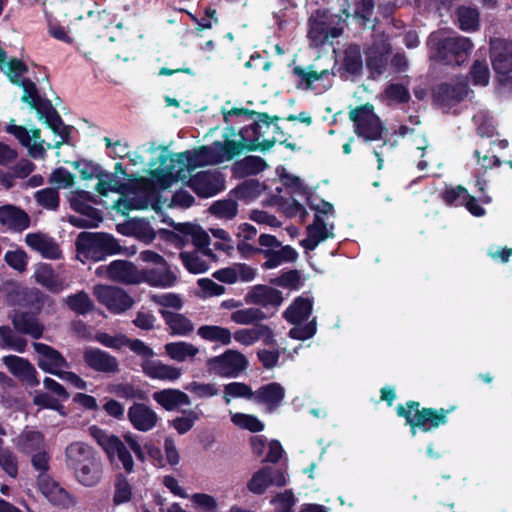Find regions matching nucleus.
Instances as JSON below:
<instances>
[{"instance_id":"obj_1","label":"nucleus","mask_w":512,"mask_h":512,"mask_svg":"<svg viewBox=\"0 0 512 512\" xmlns=\"http://www.w3.org/2000/svg\"><path fill=\"white\" fill-rule=\"evenodd\" d=\"M233 148V145H227L224 141L181 153H171L163 146L143 145L135 150L130 163L145 164L148 158L147 171L150 178L138 182L130 175V194L141 186L145 196H150L155 189H166L178 181L187 180L191 171L198 167L230 161L233 159Z\"/></svg>"},{"instance_id":"obj_2","label":"nucleus","mask_w":512,"mask_h":512,"mask_svg":"<svg viewBox=\"0 0 512 512\" xmlns=\"http://www.w3.org/2000/svg\"><path fill=\"white\" fill-rule=\"evenodd\" d=\"M75 247L78 257L92 262L103 261L126 250L112 234L106 232L82 231L76 237Z\"/></svg>"},{"instance_id":"obj_3","label":"nucleus","mask_w":512,"mask_h":512,"mask_svg":"<svg viewBox=\"0 0 512 512\" xmlns=\"http://www.w3.org/2000/svg\"><path fill=\"white\" fill-rule=\"evenodd\" d=\"M428 45L432 50L431 57L447 64H460L472 49L469 38L449 31L433 32Z\"/></svg>"},{"instance_id":"obj_4","label":"nucleus","mask_w":512,"mask_h":512,"mask_svg":"<svg viewBox=\"0 0 512 512\" xmlns=\"http://www.w3.org/2000/svg\"><path fill=\"white\" fill-rule=\"evenodd\" d=\"M342 15L329 10L318 9L308 19V39L313 47H320L338 38L343 31L342 23L346 20Z\"/></svg>"},{"instance_id":"obj_5","label":"nucleus","mask_w":512,"mask_h":512,"mask_svg":"<svg viewBox=\"0 0 512 512\" xmlns=\"http://www.w3.org/2000/svg\"><path fill=\"white\" fill-rule=\"evenodd\" d=\"M222 113L225 122H231L233 117H247L253 120L256 138H248L247 141L250 145L255 142L260 145L261 150L269 149L276 142L275 134L278 131V126L273 124L267 114H256L249 112L243 108H222Z\"/></svg>"},{"instance_id":"obj_6","label":"nucleus","mask_w":512,"mask_h":512,"mask_svg":"<svg viewBox=\"0 0 512 512\" xmlns=\"http://www.w3.org/2000/svg\"><path fill=\"white\" fill-rule=\"evenodd\" d=\"M419 407V403L413 401L407 403L406 407L402 405L397 407V414L406 419L407 424L411 426L413 436L416 435V428L428 432L446 423L447 410L431 408L420 410Z\"/></svg>"},{"instance_id":"obj_7","label":"nucleus","mask_w":512,"mask_h":512,"mask_svg":"<svg viewBox=\"0 0 512 512\" xmlns=\"http://www.w3.org/2000/svg\"><path fill=\"white\" fill-rule=\"evenodd\" d=\"M355 133L365 141L379 140L385 131L379 117L370 104L362 105L350 111Z\"/></svg>"},{"instance_id":"obj_8","label":"nucleus","mask_w":512,"mask_h":512,"mask_svg":"<svg viewBox=\"0 0 512 512\" xmlns=\"http://www.w3.org/2000/svg\"><path fill=\"white\" fill-rule=\"evenodd\" d=\"M157 269H138L130 263V284L131 283H147L156 288H170L178 282L177 275L167 267V265H159Z\"/></svg>"},{"instance_id":"obj_9","label":"nucleus","mask_w":512,"mask_h":512,"mask_svg":"<svg viewBox=\"0 0 512 512\" xmlns=\"http://www.w3.org/2000/svg\"><path fill=\"white\" fill-rule=\"evenodd\" d=\"M89 431L93 439L105 451L110 462L115 463L117 458L125 471L128 472V448L121 439L97 426H91Z\"/></svg>"},{"instance_id":"obj_10","label":"nucleus","mask_w":512,"mask_h":512,"mask_svg":"<svg viewBox=\"0 0 512 512\" xmlns=\"http://www.w3.org/2000/svg\"><path fill=\"white\" fill-rule=\"evenodd\" d=\"M211 371L222 377H237L247 368V358L237 350H227L207 362Z\"/></svg>"},{"instance_id":"obj_11","label":"nucleus","mask_w":512,"mask_h":512,"mask_svg":"<svg viewBox=\"0 0 512 512\" xmlns=\"http://www.w3.org/2000/svg\"><path fill=\"white\" fill-rule=\"evenodd\" d=\"M492 66L501 83L512 82V42L502 39L491 41Z\"/></svg>"},{"instance_id":"obj_12","label":"nucleus","mask_w":512,"mask_h":512,"mask_svg":"<svg viewBox=\"0 0 512 512\" xmlns=\"http://www.w3.org/2000/svg\"><path fill=\"white\" fill-rule=\"evenodd\" d=\"M287 483L288 474L285 469L264 466L252 474L247 482V489L255 495H262L272 485L283 487Z\"/></svg>"},{"instance_id":"obj_13","label":"nucleus","mask_w":512,"mask_h":512,"mask_svg":"<svg viewBox=\"0 0 512 512\" xmlns=\"http://www.w3.org/2000/svg\"><path fill=\"white\" fill-rule=\"evenodd\" d=\"M32 345L37 354V366L43 372L57 376L63 369L70 368V363L54 347L41 342H34Z\"/></svg>"},{"instance_id":"obj_14","label":"nucleus","mask_w":512,"mask_h":512,"mask_svg":"<svg viewBox=\"0 0 512 512\" xmlns=\"http://www.w3.org/2000/svg\"><path fill=\"white\" fill-rule=\"evenodd\" d=\"M187 179L189 187L203 198L213 197L225 188L224 178L217 170L201 171Z\"/></svg>"},{"instance_id":"obj_15","label":"nucleus","mask_w":512,"mask_h":512,"mask_svg":"<svg viewBox=\"0 0 512 512\" xmlns=\"http://www.w3.org/2000/svg\"><path fill=\"white\" fill-rule=\"evenodd\" d=\"M96 178L98 183L95 189L100 195L107 196L108 192L120 193V198L115 202L113 208L128 217V182L121 183L116 176L103 170Z\"/></svg>"},{"instance_id":"obj_16","label":"nucleus","mask_w":512,"mask_h":512,"mask_svg":"<svg viewBox=\"0 0 512 512\" xmlns=\"http://www.w3.org/2000/svg\"><path fill=\"white\" fill-rule=\"evenodd\" d=\"M37 485L40 492L53 506L67 509L75 504L73 496L49 474L38 475Z\"/></svg>"},{"instance_id":"obj_17","label":"nucleus","mask_w":512,"mask_h":512,"mask_svg":"<svg viewBox=\"0 0 512 512\" xmlns=\"http://www.w3.org/2000/svg\"><path fill=\"white\" fill-rule=\"evenodd\" d=\"M94 295L99 303L105 305L113 313H121L128 309V293L122 288L96 285Z\"/></svg>"},{"instance_id":"obj_18","label":"nucleus","mask_w":512,"mask_h":512,"mask_svg":"<svg viewBox=\"0 0 512 512\" xmlns=\"http://www.w3.org/2000/svg\"><path fill=\"white\" fill-rule=\"evenodd\" d=\"M25 243L33 251L41 254L43 258L58 260L62 258V251L56 240L42 232L28 233L25 236Z\"/></svg>"},{"instance_id":"obj_19","label":"nucleus","mask_w":512,"mask_h":512,"mask_svg":"<svg viewBox=\"0 0 512 512\" xmlns=\"http://www.w3.org/2000/svg\"><path fill=\"white\" fill-rule=\"evenodd\" d=\"M83 361L96 372L110 374L118 371L117 359L99 348H86L83 352Z\"/></svg>"},{"instance_id":"obj_20","label":"nucleus","mask_w":512,"mask_h":512,"mask_svg":"<svg viewBox=\"0 0 512 512\" xmlns=\"http://www.w3.org/2000/svg\"><path fill=\"white\" fill-rule=\"evenodd\" d=\"M39 314L34 311L16 310L11 317L14 329L18 333L40 339L43 336L44 325L38 319Z\"/></svg>"},{"instance_id":"obj_21","label":"nucleus","mask_w":512,"mask_h":512,"mask_svg":"<svg viewBox=\"0 0 512 512\" xmlns=\"http://www.w3.org/2000/svg\"><path fill=\"white\" fill-rule=\"evenodd\" d=\"M334 225L315 214L314 221L307 227V237L300 244L306 250H314L321 242L333 237Z\"/></svg>"},{"instance_id":"obj_22","label":"nucleus","mask_w":512,"mask_h":512,"mask_svg":"<svg viewBox=\"0 0 512 512\" xmlns=\"http://www.w3.org/2000/svg\"><path fill=\"white\" fill-rule=\"evenodd\" d=\"M176 231L179 233L173 236V241L176 245L183 246L188 242H192L197 248L196 250H209V235L199 226L181 223L176 227Z\"/></svg>"},{"instance_id":"obj_23","label":"nucleus","mask_w":512,"mask_h":512,"mask_svg":"<svg viewBox=\"0 0 512 512\" xmlns=\"http://www.w3.org/2000/svg\"><path fill=\"white\" fill-rule=\"evenodd\" d=\"M141 367L144 374L154 380L175 382L182 376L181 368L163 363L160 360H144Z\"/></svg>"},{"instance_id":"obj_24","label":"nucleus","mask_w":512,"mask_h":512,"mask_svg":"<svg viewBox=\"0 0 512 512\" xmlns=\"http://www.w3.org/2000/svg\"><path fill=\"white\" fill-rule=\"evenodd\" d=\"M3 363L15 377L26 381L31 386L39 385L37 371L27 359L16 355H8L3 357Z\"/></svg>"},{"instance_id":"obj_25","label":"nucleus","mask_w":512,"mask_h":512,"mask_svg":"<svg viewBox=\"0 0 512 512\" xmlns=\"http://www.w3.org/2000/svg\"><path fill=\"white\" fill-rule=\"evenodd\" d=\"M246 301L251 304L277 309L283 302L282 293L270 286H254L246 295Z\"/></svg>"},{"instance_id":"obj_26","label":"nucleus","mask_w":512,"mask_h":512,"mask_svg":"<svg viewBox=\"0 0 512 512\" xmlns=\"http://www.w3.org/2000/svg\"><path fill=\"white\" fill-rule=\"evenodd\" d=\"M232 339L244 346H251L262 340L270 345L274 342V333L267 325H257L252 328H242L232 334Z\"/></svg>"},{"instance_id":"obj_27","label":"nucleus","mask_w":512,"mask_h":512,"mask_svg":"<svg viewBox=\"0 0 512 512\" xmlns=\"http://www.w3.org/2000/svg\"><path fill=\"white\" fill-rule=\"evenodd\" d=\"M228 132H225V142L227 145H233V158L237 155H240L245 150H256L260 149V145H258L256 142L252 145L247 141L248 138H256V132L254 129L253 122L240 130L239 133H234L233 129H228Z\"/></svg>"},{"instance_id":"obj_28","label":"nucleus","mask_w":512,"mask_h":512,"mask_svg":"<svg viewBox=\"0 0 512 512\" xmlns=\"http://www.w3.org/2000/svg\"><path fill=\"white\" fill-rule=\"evenodd\" d=\"M43 109L46 110V112L39 116V118H44L46 125L53 133L61 137V141L57 142L55 147H60L63 143H68L71 138L72 126L64 124L53 104L45 103Z\"/></svg>"},{"instance_id":"obj_29","label":"nucleus","mask_w":512,"mask_h":512,"mask_svg":"<svg viewBox=\"0 0 512 512\" xmlns=\"http://www.w3.org/2000/svg\"><path fill=\"white\" fill-rule=\"evenodd\" d=\"M0 223L14 231H23L30 226L31 221L23 209L7 204L0 206Z\"/></svg>"},{"instance_id":"obj_30","label":"nucleus","mask_w":512,"mask_h":512,"mask_svg":"<svg viewBox=\"0 0 512 512\" xmlns=\"http://www.w3.org/2000/svg\"><path fill=\"white\" fill-rule=\"evenodd\" d=\"M284 396V388L279 383L272 382L256 390L253 395V401L265 405L268 411H273L280 405Z\"/></svg>"},{"instance_id":"obj_31","label":"nucleus","mask_w":512,"mask_h":512,"mask_svg":"<svg viewBox=\"0 0 512 512\" xmlns=\"http://www.w3.org/2000/svg\"><path fill=\"white\" fill-rule=\"evenodd\" d=\"M168 330L173 336L186 337L195 329L193 322L184 314L175 313L166 309L159 310Z\"/></svg>"},{"instance_id":"obj_32","label":"nucleus","mask_w":512,"mask_h":512,"mask_svg":"<svg viewBox=\"0 0 512 512\" xmlns=\"http://www.w3.org/2000/svg\"><path fill=\"white\" fill-rule=\"evenodd\" d=\"M153 399L167 411H173L180 406L191 404L190 397L185 392L173 388L154 392Z\"/></svg>"},{"instance_id":"obj_33","label":"nucleus","mask_w":512,"mask_h":512,"mask_svg":"<svg viewBox=\"0 0 512 512\" xmlns=\"http://www.w3.org/2000/svg\"><path fill=\"white\" fill-rule=\"evenodd\" d=\"M260 252L264 255L266 261L263 263V267L266 269H274L283 263L294 262L297 257V251L289 246H280L278 249H261Z\"/></svg>"},{"instance_id":"obj_34","label":"nucleus","mask_w":512,"mask_h":512,"mask_svg":"<svg viewBox=\"0 0 512 512\" xmlns=\"http://www.w3.org/2000/svg\"><path fill=\"white\" fill-rule=\"evenodd\" d=\"M158 416L151 408L144 404H135L130 407V422L140 431L151 430L157 423Z\"/></svg>"},{"instance_id":"obj_35","label":"nucleus","mask_w":512,"mask_h":512,"mask_svg":"<svg viewBox=\"0 0 512 512\" xmlns=\"http://www.w3.org/2000/svg\"><path fill=\"white\" fill-rule=\"evenodd\" d=\"M16 85L23 89L22 102L35 109L38 116L46 112V110L43 109L45 103L52 104L51 100L42 98L39 95L36 84L29 78H23L22 81Z\"/></svg>"},{"instance_id":"obj_36","label":"nucleus","mask_w":512,"mask_h":512,"mask_svg":"<svg viewBox=\"0 0 512 512\" xmlns=\"http://www.w3.org/2000/svg\"><path fill=\"white\" fill-rule=\"evenodd\" d=\"M211 250H194L180 253V259L183 266L192 274H201L209 269V264L205 257L212 256Z\"/></svg>"},{"instance_id":"obj_37","label":"nucleus","mask_w":512,"mask_h":512,"mask_svg":"<svg viewBox=\"0 0 512 512\" xmlns=\"http://www.w3.org/2000/svg\"><path fill=\"white\" fill-rule=\"evenodd\" d=\"M67 465L75 470L96 457L94 450L83 442H74L66 448Z\"/></svg>"},{"instance_id":"obj_38","label":"nucleus","mask_w":512,"mask_h":512,"mask_svg":"<svg viewBox=\"0 0 512 512\" xmlns=\"http://www.w3.org/2000/svg\"><path fill=\"white\" fill-rule=\"evenodd\" d=\"M468 95V86L464 82L456 85H441L436 92L437 101L444 107H450Z\"/></svg>"},{"instance_id":"obj_39","label":"nucleus","mask_w":512,"mask_h":512,"mask_svg":"<svg viewBox=\"0 0 512 512\" xmlns=\"http://www.w3.org/2000/svg\"><path fill=\"white\" fill-rule=\"evenodd\" d=\"M74 471L76 478L81 484L92 487L101 479L102 464L98 457H94L89 462L76 468Z\"/></svg>"},{"instance_id":"obj_40","label":"nucleus","mask_w":512,"mask_h":512,"mask_svg":"<svg viewBox=\"0 0 512 512\" xmlns=\"http://www.w3.org/2000/svg\"><path fill=\"white\" fill-rule=\"evenodd\" d=\"M197 335L204 341L222 346L230 345L232 342V332L219 325H202L197 329Z\"/></svg>"},{"instance_id":"obj_41","label":"nucleus","mask_w":512,"mask_h":512,"mask_svg":"<svg viewBox=\"0 0 512 512\" xmlns=\"http://www.w3.org/2000/svg\"><path fill=\"white\" fill-rule=\"evenodd\" d=\"M165 353L167 356L177 362L193 360L199 353V348L186 341H176L165 344Z\"/></svg>"},{"instance_id":"obj_42","label":"nucleus","mask_w":512,"mask_h":512,"mask_svg":"<svg viewBox=\"0 0 512 512\" xmlns=\"http://www.w3.org/2000/svg\"><path fill=\"white\" fill-rule=\"evenodd\" d=\"M312 312V301L308 298L298 297L284 312V318L292 324L305 321Z\"/></svg>"},{"instance_id":"obj_43","label":"nucleus","mask_w":512,"mask_h":512,"mask_svg":"<svg viewBox=\"0 0 512 512\" xmlns=\"http://www.w3.org/2000/svg\"><path fill=\"white\" fill-rule=\"evenodd\" d=\"M35 279L38 284L54 294L60 293L64 288L63 282L48 264H44L36 270Z\"/></svg>"},{"instance_id":"obj_44","label":"nucleus","mask_w":512,"mask_h":512,"mask_svg":"<svg viewBox=\"0 0 512 512\" xmlns=\"http://www.w3.org/2000/svg\"><path fill=\"white\" fill-rule=\"evenodd\" d=\"M18 447L24 454L31 455L45 449V437L40 431H24L19 436Z\"/></svg>"},{"instance_id":"obj_45","label":"nucleus","mask_w":512,"mask_h":512,"mask_svg":"<svg viewBox=\"0 0 512 512\" xmlns=\"http://www.w3.org/2000/svg\"><path fill=\"white\" fill-rule=\"evenodd\" d=\"M49 297L37 288L26 289L22 292L20 304L29 311L40 313Z\"/></svg>"},{"instance_id":"obj_46","label":"nucleus","mask_w":512,"mask_h":512,"mask_svg":"<svg viewBox=\"0 0 512 512\" xmlns=\"http://www.w3.org/2000/svg\"><path fill=\"white\" fill-rule=\"evenodd\" d=\"M65 303L68 308L78 315H85L91 312L94 304L85 291H79L66 297Z\"/></svg>"},{"instance_id":"obj_47","label":"nucleus","mask_w":512,"mask_h":512,"mask_svg":"<svg viewBox=\"0 0 512 512\" xmlns=\"http://www.w3.org/2000/svg\"><path fill=\"white\" fill-rule=\"evenodd\" d=\"M230 318L238 325H251L265 320L267 315L259 308L250 307L233 311Z\"/></svg>"},{"instance_id":"obj_48","label":"nucleus","mask_w":512,"mask_h":512,"mask_svg":"<svg viewBox=\"0 0 512 512\" xmlns=\"http://www.w3.org/2000/svg\"><path fill=\"white\" fill-rule=\"evenodd\" d=\"M459 27L463 31H475L479 27V13L476 8L461 6L457 10Z\"/></svg>"},{"instance_id":"obj_49","label":"nucleus","mask_w":512,"mask_h":512,"mask_svg":"<svg viewBox=\"0 0 512 512\" xmlns=\"http://www.w3.org/2000/svg\"><path fill=\"white\" fill-rule=\"evenodd\" d=\"M185 389L189 391L197 399H206L218 396L220 393V387L217 383H205L199 381H192L185 386Z\"/></svg>"},{"instance_id":"obj_50","label":"nucleus","mask_w":512,"mask_h":512,"mask_svg":"<svg viewBox=\"0 0 512 512\" xmlns=\"http://www.w3.org/2000/svg\"><path fill=\"white\" fill-rule=\"evenodd\" d=\"M209 211L219 219L231 220L238 213V205L232 199L219 200L210 206Z\"/></svg>"},{"instance_id":"obj_51","label":"nucleus","mask_w":512,"mask_h":512,"mask_svg":"<svg viewBox=\"0 0 512 512\" xmlns=\"http://www.w3.org/2000/svg\"><path fill=\"white\" fill-rule=\"evenodd\" d=\"M37 204L44 209L56 211L60 205V195L57 188H44L34 195Z\"/></svg>"},{"instance_id":"obj_52","label":"nucleus","mask_w":512,"mask_h":512,"mask_svg":"<svg viewBox=\"0 0 512 512\" xmlns=\"http://www.w3.org/2000/svg\"><path fill=\"white\" fill-rule=\"evenodd\" d=\"M254 391L245 383L231 382L224 386V401L229 404L233 398L253 400Z\"/></svg>"},{"instance_id":"obj_53","label":"nucleus","mask_w":512,"mask_h":512,"mask_svg":"<svg viewBox=\"0 0 512 512\" xmlns=\"http://www.w3.org/2000/svg\"><path fill=\"white\" fill-rule=\"evenodd\" d=\"M130 236H134L145 243H149L154 239L155 232L147 221L138 218H130Z\"/></svg>"},{"instance_id":"obj_54","label":"nucleus","mask_w":512,"mask_h":512,"mask_svg":"<svg viewBox=\"0 0 512 512\" xmlns=\"http://www.w3.org/2000/svg\"><path fill=\"white\" fill-rule=\"evenodd\" d=\"M130 451H132L141 461H144L147 457L152 458L161 467L165 465L161 458V452L151 444H145L141 446L130 438Z\"/></svg>"},{"instance_id":"obj_55","label":"nucleus","mask_w":512,"mask_h":512,"mask_svg":"<svg viewBox=\"0 0 512 512\" xmlns=\"http://www.w3.org/2000/svg\"><path fill=\"white\" fill-rule=\"evenodd\" d=\"M70 207L77 213L83 214L86 208L90 207L89 203H97L95 197L88 191L76 190L71 192L69 197Z\"/></svg>"},{"instance_id":"obj_56","label":"nucleus","mask_w":512,"mask_h":512,"mask_svg":"<svg viewBox=\"0 0 512 512\" xmlns=\"http://www.w3.org/2000/svg\"><path fill=\"white\" fill-rule=\"evenodd\" d=\"M231 421L239 428L251 432H260L264 429V424L256 416L250 414L231 413Z\"/></svg>"},{"instance_id":"obj_57","label":"nucleus","mask_w":512,"mask_h":512,"mask_svg":"<svg viewBox=\"0 0 512 512\" xmlns=\"http://www.w3.org/2000/svg\"><path fill=\"white\" fill-rule=\"evenodd\" d=\"M275 512H291L296 504V498L292 490L276 494L270 501Z\"/></svg>"},{"instance_id":"obj_58","label":"nucleus","mask_w":512,"mask_h":512,"mask_svg":"<svg viewBox=\"0 0 512 512\" xmlns=\"http://www.w3.org/2000/svg\"><path fill=\"white\" fill-rule=\"evenodd\" d=\"M473 120L477 126V132L482 137H492L495 134V126L488 112L480 111Z\"/></svg>"},{"instance_id":"obj_59","label":"nucleus","mask_w":512,"mask_h":512,"mask_svg":"<svg viewBox=\"0 0 512 512\" xmlns=\"http://www.w3.org/2000/svg\"><path fill=\"white\" fill-rule=\"evenodd\" d=\"M5 262L14 270L24 272L27 269L28 256L22 249L9 250L4 255Z\"/></svg>"},{"instance_id":"obj_60","label":"nucleus","mask_w":512,"mask_h":512,"mask_svg":"<svg viewBox=\"0 0 512 512\" xmlns=\"http://www.w3.org/2000/svg\"><path fill=\"white\" fill-rule=\"evenodd\" d=\"M106 269L111 280L128 284V260H114Z\"/></svg>"},{"instance_id":"obj_61","label":"nucleus","mask_w":512,"mask_h":512,"mask_svg":"<svg viewBox=\"0 0 512 512\" xmlns=\"http://www.w3.org/2000/svg\"><path fill=\"white\" fill-rule=\"evenodd\" d=\"M151 300L163 308L180 310L183 307L182 297L176 293L154 294L151 296Z\"/></svg>"},{"instance_id":"obj_62","label":"nucleus","mask_w":512,"mask_h":512,"mask_svg":"<svg viewBox=\"0 0 512 512\" xmlns=\"http://www.w3.org/2000/svg\"><path fill=\"white\" fill-rule=\"evenodd\" d=\"M195 508L216 512L218 510L217 499L206 493H194L188 497Z\"/></svg>"},{"instance_id":"obj_63","label":"nucleus","mask_w":512,"mask_h":512,"mask_svg":"<svg viewBox=\"0 0 512 512\" xmlns=\"http://www.w3.org/2000/svg\"><path fill=\"white\" fill-rule=\"evenodd\" d=\"M197 285L200 288L199 296L202 298L221 296L226 292L224 286L217 284L216 282L209 278L198 279Z\"/></svg>"},{"instance_id":"obj_64","label":"nucleus","mask_w":512,"mask_h":512,"mask_svg":"<svg viewBox=\"0 0 512 512\" xmlns=\"http://www.w3.org/2000/svg\"><path fill=\"white\" fill-rule=\"evenodd\" d=\"M198 419L199 415L195 411L186 410L183 412L182 416L172 421V426L179 434H185L193 427Z\"/></svg>"}]
</instances>
